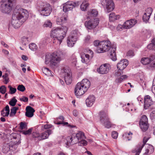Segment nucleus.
I'll return each instance as SVG.
<instances>
[{
    "mask_svg": "<svg viewBox=\"0 0 155 155\" xmlns=\"http://www.w3.org/2000/svg\"><path fill=\"white\" fill-rule=\"evenodd\" d=\"M28 15V12L26 10L15 9L12 16V26L15 29L18 28L25 21Z\"/></svg>",
    "mask_w": 155,
    "mask_h": 155,
    "instance_id": "1",
    "label": "nucleus"
},
{
    "mask_svg": "<svg viewBox=\"0 0 155 155\" xmlns=\"http://www.w3.org/2000/svg\"><path fill=\"white\" fill-rule=\"evenodd\" d=\"M115 47H111V42L109 41H104L101 42L99 47H97L96 50L97 53H102L109 51V57L113 61L117 59L115 51Z\"/></svg>",
    "mask_w": 155,
    "mask_h": 155,
    "instance_id": "2",
    "label": "nucleus"
},
{
    "mask_svg": "<svg viewBox=\"0 0 155 155\" xmlns=\"http://www.w3.org/2000/svg\"><path fill=\"white\" fill-rule=\"evenodd\" d=\"M68 28L66 26H62L61 28L54 27L53 28L51 31L50 36L51 37L54 39L53 41H58L57 43L60 45L62 42L66 35Z\"/></svg>",
    "mask_w": 155,
    "mask_h": 155,
    "instance_id": "3",
    "label": "nucleus"
},
{
    "mask_svg": "<svg viewBox=\"0 0 155 155\" xmlns=\"http://www.w3.org/2000/svg\"><path fill=\"white\" fill-rule=\"evenodd\" d=\"M63 55V52L59 50L54 52L51 54L47 55L45 56V63L48 64L50 61L51 66L57 67L61 60Z\"/></svg>",
    "mask_w": 155,
    "mask_h": 155,
    "instance_id": "4",
    "label": "nucleus"
},
{
    "mask_svg": "<svg viewBox=\"0 0 155 155\" xmlns=\"http://www.w3.org/2000/svg\"><path fill=\"white\" fill-rule=\"evenodd\" d=\"M90 85V82L88 79H83L76 85L74 90L75 94L77 96L83 95L87 91Z\"/></svg>",
    "mask_w": 155,
    "mask_h": 155,
    "instance_id": "5",
    "label": "nucleus"
},
{
    "mask_svg": "<svg viewBox=\"0 0 155 155\" xmlns=\"http://www.w3.org/2000/svg\"><path fill=\"white\" fill-rule=\"evenodd\" d=\"M79 35V32L77 30H74L72 31L71 34L67 38V43L68 47L73 46L77 40Z\"/></svg>",
    "mask_w": 155,
    "mask_h": 155,
    "instance_id": "6",
    "label": "nucleus"
},
{
    "mask_svg": "<svg viewBox=\"0 0 155 155\" xmlns=\"http://www.w3.org/2000/svg\"><path fill=\"white\" fill-rule=\"evenodd\" d=\"M38 10L40 14L45 16H48L51 14L52 8L50 4L43 3L39 6Z\"/></svg>",
    "mask_w": 155,
    "mask_h": 155,
    "instance_id": "7",
    "label": "nucleus"
},
{
    "mask_svg": "<svg viewBox=\"0 0 155 155\" xmlns=\"http://www.w3.org/2000/svg\"><path fill=\"white\" fill-rule=\"evenodd\" d=\"M63 74L65 82L67 84H70L72 81V74L69 68L64 67L61 70Z\"/></svg>",
    "mask_w": 155,
    "mask_h": 155,
    "instance_id": "8",
    "label": "nucleus"
},
{
    "mask_svg": "<svg viewBox=\"0 0 155 155\" xmlns=\"http://www.w3.org/2000/svg\"><path fill=\"white\" fill-rule=\"evenodd\" d=\"M12 1L11 0H8V2L1 5L0 10L3 13H9L12 10Z\"/></svg>",
    "mask_w": 155,
    "mask_h": 155,
    "instance_id": "9",
    "label": "nucleus"
},
{
    "mask_svg": "<svg viewBox=\"0 0 155 155\" xmlns=\"http://www.w3.org/2000/svg\"><path fill=\"white\" fill-rule=\"evenodd\" d=\"M80 4L79 2H74L68 1L63 5V10L65 12L71 10L74 8L78 6Z\"/></svg>",
    "mask_w": 155,
    "mask_h": 155,
    "instance_id": "10",
    "label": "nucleus"
},
{
    "mask_svg": "<svg viewBox=\"0 0 155 155\" xmlns=\"http://www.w3.org/2000/svg\"><path fill=\"white\" fill-rule=\"evenodd\" d=\"M99 23L98 19L95 18L86 21L84 25L88 29H91L95 28L98 25Z\"/></svg>",
    "mask_w": 155,
    "mask_h": 155,
    "instance_id": "11",
    "label": "nucleus"
},
{
    "mask_svg": "<svg viewBox=\"0 0 155 155\" xmlns=\"http://www.w3.org/2000/svg\"><path fill=\"white\" fill-rule=\"evenodd\" d=\"M148 122V119L147 116L145 115H143L140 121V127L143 131H145L148 129L149 127Z\"/></svg>",
    "mask_w": 155,
    "mask_h": 155,
    "instance_id": "12",
    "label": "nucleus"
},
{
    "mask_svg": "<svg viewBox=\"0 0 155 155\" xmlns=\"http://www.w3.org/2000/svg\"><path fill=\"white\" fill-rule=\"evenodd\" d=\"M111 69L110 65L109 64L106 63L101 65L97 71L101 74H105L108 73Z\"/></svg>",
    "mask_w": 155,
    "mask_h": 155,
    "instance_id": "13",
    "label": "nucleus"
},
{
    "mask_svg": "<svg viewBox=\"0 0 155 155\" xmlns=\"http://www.w3.org/2000/svg\"><path fill=\"white\" fill-rule=\"evenodd\" d=\"M88 53L89 54H83L81 56V61L82 62L87 64L90 61V60L91 58L93 56V52L89 50Z\"/></svg>",
    "mask_w": 155,
    "mask_h": 155,
    "instance_id": "14",
    "label": "nucleus"
},
{
    "mask_svg": "<svg viewBox=\"0 0 155 155\" xmlns=\"http://www.w3.org/2000/svg\"><path fill=\"white\" fill-rule=\"evenodd\" d=\"M128 64V61L126 59L120 60L117 64V68L120 71H123Z\"/></svg>",
    "mask_w": 155,
    "mask_h": 155,
    "instance_id": "15",
    "label": "nucleus"
},
{
    "mask_svg": "<svg viewBox=\"0 0 155 155\" xmlns=\"http://www.w3.org/2000/svg\"><path fill=\"white\" fill-rule=\"evenodd\" d=\"M153 104L151 97L149 95L145 96L144 99V108L147 109Z\"/></svg>",
    "mask_w": 155,
    "mask_h": 155,
    "instance_id": "16",
    "label": "nucleus"
},
{
    "mask_svg": "<svg viewBox=\"0 0 155 155\" xmlns=\"http://www.w3.org/2000/svg\"><path fill=\"white\" fill-rule=\"evenodd\" d=\"M99 115L100 120L102 124L109 119L107 114L104 111H100Z\"/></svg>",
    "mask_w": 155,
    "mask_h": 155,
    "instance_id": "17",
    "label": "nucleus"
},
{
    "mask_svg": "<svg viewBox=\"0 0 155 155\" xmlns=\"http://www.w3.org/2000/svg\"><path fill=\"white\" fill-rule=\"evenodd\" d=\"M74 142L76 143H78L80 140H83L86 138L84 133L81 131H78L75 135H74Z\"/></svg>",
    "mask_w": 155,
    "mask_h": 155,
    "instance_id": "18",
    "label": "nucleus"
},
{
    "mask_svg": "<svg viewBox=\"0 0 155 155\" xmlns=\"http://www.w3.org/2000/svg\"><path fill=\"white\" fill-rule=\"evenodd\" d=\"M137 23L135 19H131L127 21L124 23V28L125 29H129L133 27Z\"/></svg>",
    "mask_w": 155,
    "mask_h": 155,
    "instance_id": "19",
    "label": "nucleus"
},
{
    "mask_svg": "<svg viewBox=\"0 0 155 155\" xmlns=\"http://www.w3.org/2000/svg\"><path fill=\"white\" fill-rule=\"evenodd\" d=\"M95 98L93 95H89L86 100V103L87 106L91 107L94 103Z\"/></svg>",
    "mask_w": 155,
    "mask_h": 155,
    "instance_id": "20",
    "label": "nucleus"
},
{
    "mask_svg": "<svg viewBox=\"0 0 155 155\" xmlns=\"http://www.w3.org/2000/svg\"><path fill=\"white\" fill-rule=\"evenodd\" d=\"M26 116L29 117H31L33 116L35 110L32 107L30 106H27L26 108Z\"/></svg>",
    "mask_w": 155,
    "mask_h": 155,
    "instance_id": "21",
    "label": "nucleus"
},
{
    "mask_svg": "<svg viewBox=\"0 0 155 155\" xmlns=\"http://www.w3.org/2000/svg\"><path fill=\"white\" fill-rule=\"evenodd\" d=\"M52 131L49 129L40 134L39 140H44L48 138L49 136L52 133Z\"/></svg>",
    "mask_w": 155,
    "mask_h": 155,
    "instance_id": "22",
    "label": "nucleus"
},
{
    "mask_svg": "<svg viewBox=\"0 0 155 155\" xmlns=\"http://www.w3.org/2000/svg\"><path fill=\"white\" fill-rule=\"evenodd\" d=\"M107 3L106 7L107 11L109 12L114 9V3L112 0H108Z\"/></svg>",
    "mask_w": 155,
    "mask_h": 155,
    "instance_id": "23",
    "label": "nucleus"
},
{
    "mask_svg": "<svg viewBox=\"0 0 155 155\" xmlns=\"http://www.w3.org/2000/svg\"><path fill=\"white\" fill-rule=\"evenodd\" d=\"M67 16L65 14L62 15L61 17L58 18L56 21L58 25H61L64 23L67 20Z\"/></svg>",
    "mask_w": 155,
    "mask_h": 155,
    "instance_id": "24",
    "label": "nucleus"
},
{
    "mask_svg": "<svg viewBox=\"0 0 155 155\" xmlns=\"http://www.w3.org/2000/svg\"><path fill=\"white\" fill-rule=\"evenodd\" d=\"M98 15V12L96 10L92 9L89 11L87 13V18H90L96 16Z\"/></svg>",
    "mask_w": 155,
    "mask_h": 155,
    "instance_id": "25",
    "label": "nucleus"
},
{
    "mask_svg": "<svg viewBox=\"0 0 155 155\" xmlns=\"http://www.w3.org/2000/svg\"><path fill=\"white\" fill-rule=\"evenodd\" d=\"M74 135L73 134L71 136L68 137L66 138L67 143L66 144L68 146L71 145H73L76 143V142H74Z\"/></svg>",
    "mask_w": 155,
    "mask_h": 155,
    "instance_id": "26",
    "label": "nucleus"
},
{
    "mask_svg": "<svg viewBox=\"0 0 155 155\" xmlns=\"http://www.w3.org/2000/svg\"><path fill=\"white\" fill-rule=\"evenodd\" d=\"M119 16L115 15L113 12H111L109 15V19L110 21H113L119 18Z\"/></svg>",
    "mask_w": 155,
    "mask_h": 155,
    "instance_id": "27",
    "label": "nucleus"
},
{
    "mask_svg": "<svg viewBox=\"0 0 155 155\" xmlns=\"http://www.w3.org/2000/svg\"><path fill=\"white\" fill-rule=\"evenodd\" d=\"M89 5L87 1H83L80 6L81 10L82 11H85L86 10Z\"/></svg>",
    "mask_w": 155,
    "mask_h": 155,
    "instance_id": "28",
    "label": "nucleus"
},
{
    "mask_svg": "<svg viewBox=\"0 0 155 155\" xmlns=\"http://www.w3.org/2000/svg\"><path fill=\"white\" fill-rule=\"evenodd\" d=\"M132 135L133 133L130 132L129 133H125L123 135V138L130 140L132 138Z\"/></svg>",
    "mask_w": 155,
    "mask_h": 155,
    "instance_id": "29",
    "label": "nucleus"
},
{
    "mask_svg": "<svg viewBox=\"0 0 155 155\" xmlns=\"http://www.w3.org/2000/svg\"><path fill=\"white\" fill-rule=\"evenodd\" d=\"M149 58L143 57L141 59L140 62L143 65H146L151 62Z\"/></svg>",
    "mask_w": 155,
    "mask_h": 155,
    "instance_id": "30",
    "label": "nucleus"
},
{
    "mask_svg": "<svg viewBox=\"0 0 155 155\" xmlns=\"http://www.w3.org/2000/svg\"><path fill=\"white\" fill-rule=\"evenodd\" d=\"M42 70L43 73L46 75L51 76L52 75L51 70L48 68L44 67L42 68Z\"/></svg>",
    "mask_w": 155,
    "mask_h": 155,
    "instance_id": "31",
    "label": "nucleus"
},
{
    "mask_svg": "<svg viewBox=\"0 0 155 155\" xmlns=\"http://www.w3.org/2000/svg\"><path fill=\"white\" fill-rule=\"evenodd\" d=\"M128 77L126 75H124L121 76L120 78H118L115 80L116 83H120L123 80L126 79Z\"/></svg>",
    "mask_w": 155,
    "mask_h": 155,
    "instance_id": "32",
    "label": "nucleus"
},
{
    "mask_svg": "<svg viewBox=\"0 0 155 155\" xmlns=\"http://www.w3.org/2000/svg\"><path fill=\"white\" fill-rule=\"evenodd\" d=\"M18 109V107H14L12 108L11 109V112L10 116L11 117H13L16 114L17 110Z\"/></svg>",
    "mask_w": 155,
    "mask_h": 155,
    "instance_id": "33",
    "label": "nucleus"
},
{
    "mask_svg": "<svg viewBox=\"0 0 155 155\" xmlns=\"http://www.w3.org/2000/svg\"><path fill=\"white\" fill-rule=\"evenodd\" d=\"M102 124L105 127L108 129L110 128L113 125V124L110 121V119Z\"/></svg>",
    "mask_w": 155,
    "mask_h": 155,
    "instance_id": "34",
    "label": "nucleus"
},
{
    "mask_svg": "<svg viewBox=\"0 0 155 155\" xmlns=\"http://www.w3.org/2000/svg\"><path fill=\"white\" fill-rule=\"evenodd\" d=\"M9 145L8 144H6L3 146L2 151L4 153H6L9 151Z\"/></svg>",
    "mask_w": 155,
    "mask_h": 155,
    "instance_id": "35",
    "label": "nucleus"
},
{
    "mask_svg": "<svg viewBox=\"0 0 155 155\" xmlns=\"http://www.w3.org/2000/svg\"><path fill=\"white\" fill-rule=\"evenodd\" d=\"M8 88H9V91L8 93L9 94H13L16 91V89L15 88L12 87L11 85H9Z\"/></svg>",
    "mask_w": 155,
    "mask_h": 155,
    "instance_id": "36",
    "label": "nucleus"
},
{
    "mask_svg": "<svg viewBox=\"0 0 155 155\" xmlns=\"http://www.w3.org/2000/svg\"><path fill=\"white\" fill-rule=\"evenodd\" d=\"M17 102V100L14 97L9 102V104L10 105L13 107L15 105Z\"/></svg>",
    "mask_w": 155,
    "mask_h": 155,
    "instance_id": "37",
    "label": "nucleus"
},
{
    "mask_svg": "<svg viewBox=\"0 0 155 155\" xmlns=\"http://www.w3.org/2000/svg\"><path fill=\"white\" fill-rule=\"evenodd\" d=\"M152 8H149L145 10L144 13L150 16L152 14Z\"/></svg>",
    "mask_w": 155,
    "mask_h": 155,
    "instance_id": "38",
    "label": "nucleus"
},
{
    "mask_svg": "<svg viewBox=\"0 0 155 155\" xmlns=\"http://www.w3.org/2000/svg\"><path fill=\"white\" fill-rule=\"evenodd\" d=\"M150 17V16L144 13L143 16V21L147 23L149 20Z\"/></svg>",
    "mask_w": 155,
    "mask_h": 155,
    "instance_id": "39",
    "label": "nucleus"
},
{
    "mask_svg": "<svg viewBox=\"0 0 155 155\" xmlns=\"http://www.w3.org/2000/svg\"><path fill=\"white\" fill-rule=\"evenodd\" d=\"M84 139L83 140H80L78 141V144L80 146H86L87 144V142Z\"/></svg>",
    "mask_w": 155,
    "mask_h": 155,
    "instance_id": "40",
    "label": "nucleus"
},
{
    "mask_svg": "<svg viewBox=\"0 0 155 155\" xmlns=\"http://www.w3.org/2000/svg\"><path fill=\"white\" fill-rule=\"evenodd\" d=\"M44 27L51 28L52 23L50 20H48L45 21L43 25Z\"/></svg>",
    "mask_w": 155,
    "mask_h": 155,
    "instance_id": "41",
    "label": "nucleus"
},
{
    "mask_svg": "<svg viewBox=\"0 0 155 155\" xmlns=\"http://www.w3.org/2000/svg\"><path fill=\"white\" fill-rule=\"evenodd\" d=\"M29 48L32 51L35 50L37 48V46L34 43L30 44L29 45Z\"/></svg>",
    "mask_w": 155,
    "mask_h": 155,
    "instance_id": "42",
    "label": "nucleus"
},
{
    "mask_svg": "<svg viewBox=\"0 0 155 155\" xmlns=\"http://www.w3.org/2000/svg\"><path fill=\"white\" fill-rule=\"evenodd\" d=\"M84 42L85 43H90L91 41V36L89 35H87L86 36L84 39Z\"/></svg>",
    "mask_w": 155,
    "mask_h": 155,
    "instance_id": "43",
    "label": "nucleus"
},
{
    "mask_svg": "<svg viewBox=\"0 0 155 155\" xmlns=\"http://www.w3.org/2000/svg\"><path fill=\"white\" fill-rule=\"evenodd\" d=\"M28 38L25 37H23L21 39V42L23 45L25 46L26 44L28 43Z\"/></svg>",
    "mask_w": 155,
    "mask_h": 155,
    "instance_id": "44",
    "label": "nucleus"
},
{
    "mask_svg": "<svg viewBox=\"0 0 155 155\" xmlns=\"http://www.w3.org/2000/svg\"><path fill=\"white\" fill-rule=\"evenodd\" d=\"M6 91V88L5 86H2L0 87V92L3 94H5Z\"/></svg>",
    "mask_w": 155,
    "mask_h": 155,
    "instance_id": "45",
    "label": "nucleus"
},
{
    "mask_svg": "<svg viewBox=\"0 0 155 155\" xmlns=\"http://www.w3.org/2000/svg\"><path fill=\"white\" fill-rule=\"evenodd\" d=\"M17 89L18 90L21 92L24 91L25 90V87L22 84L19 85Z\"/></svg>",
    "mask_w": 155,
    "mask_h": 155,
    "instance_id": "46",
    "label": "nucleus"
},
{
    "mask_svg": "<svg viewBox=\"0 0 155 155\" xmlns=\"http://www.w3.org/2000/svg\"><path fill=\"white\" fill-rule=\"evenodd\" d=\"M52 127V125L51 124H46L45 125L41 126V130H43L44 129H47L50 128Z\"/></svg>",
    "mask_w": 155,
    "mask_h": 155,
    "instance_id": "47",
    "label": "nucleus"
},
{
    "mask_svg": "<svg viewBox=\"0 0 155 155\" xmlns=\"http://www.w3.org/2000/svg\"><path fill=\"white\" fill-rule=\"evenodd\" d=\"M149 139V137H144L143 140V143L140 146L141 147V148H143L145 145V144L146 142Z\"/></svg>",
    "mask_w": 155,
    "mask_h": 155,
    "instance_id": "48",
    "label": "nucleus"
},
{
    "mask_svg": "<svg viewBox=\"0 0 155 155\" xmlns=\"http://www.w3.org/2000/svg\"><path fill=\"white\" fill-rule=\"evenodd\" d=\"M32 131V128H29L28 130L26 131H22V134L25 135H29L31 134Z\"/></svg>",
    "mask_w": 155,
    "mask_h": 155,
    "instance_id": "49",
    "label": "nucleus"
},
{
    "mask_svg": "<svg viewBox=\"0 0 155 155\" xmlns=\"http://www.w3.org/2000/svg\"><path fill=\"white\" fill-rule=\"evenodd\" d=\"M71 60V62L74 65H75L77 62L76 57L74 55L72 56Z\"/></svg>",
    "mask_w": 155,
    "mask_h": 155,
    "instance_id": "50",
    "label": "nucleus"
},
{
    "mask_svg": "<svg viewBox=\"0 0 155 155\" xmlns=\"http://www.w3.org/2000/svg\"><path fill=\"white\" fill-rule=\"evenodd\" d=\"M112 137L114 139H116L117 138L118 134L117 132L116 131H113L111 133V134Z\"/></svg>",
    "mask_w": 155,
    "mask_h": 155,
    "instance_id": "51",
    "label": "nucleus"
},
{
    "mask_svg": "<svg viewBox=\"0 0 155 155\" xmlns=\"http://www.w3.org/2000/svg\"><path fill=\"white\" fill-rule=\"evenodd\" d=\"M9 114L8 112H5L4 110H2L1 111V115L3 117H8Z\"/></svg>",
    "mask_w": 155,
    "mask_h": 155,
    "instance_id": "52",
    "label": "nucleus"
},
{
    "mask_svg": "<svg viewBox=\"0 0 155 155\" xmlns=\"http://www.w3.org/2000/svg\"><path fill=\"white\" fill-rule=\"evenodd\" d=\"M8 74L6 73H5L4 75H3L2 76V77L5 80V84H7L8 82Z\"/></svg>",
    "mask_w": 155,
    "mask_h": 155,
    "instance_id": "53",
    "label": "nucleus"
},
{
    "mask_svg": "<svg viewBox=\"0 0 155 155\" xmlns=\"http://www.w3.org/2000/svg\"><path fill=\"white\" fill-rule=\"evenodd\" d=\"M127 56L131 57L134 55V53L133 51L132 50H130L128 51L127 52Z\"/></svg>",
    "mask_w": 155,
    "mask_h": 155,
    "instance_id": "54",
    "label": "nucleus"
},
{
    "mask_svg": "<svg viewBox=\"0 0 155 155\" xmlns=\"http://www.w3.org/2000/svg\"><path fill=\"white\" fill-rule=\"evenodd\" d=\"M20 129L21 130H23L26 128L27 126L25 123L21 122L20 124Z\"/></svg>",
    "mask_w": 155,
    "mask_h": 155,
    "instance_id": "55",
    "label": "nucleus"
},
{
    "mask_svg": "<svg viewBox=\"0 0 155 155\" xmlns=\"http://www.w3.org/2000/svg\"><path fill=\"white\" fill-rule=\"evenodd\" d=\"M147 48L150 50L154 49H155V46L152 43L149 44L147 46Z\"/></svg>",
    "mask_w": 155,
    "mask_h": 155,
    "instance_id": "56",
    "label": "nucleus"
},
{
    "mask_svg": "<svg viewBox=\"0 0 155 155\" xmlns=\"http://www.w3.org/2000/svg\"><path fill=\"white\" fill-rule=\"evenodd\" d=\"M148 150H149L150 153H152L153 152L154 150L153 147L151 145H149L147 148Z\"/></svg>",
    "mask_w": 155,
    "mask_h": 155,
    "instance_id": "57",
    "label": "nucleus"
},
{
    "mask_svg": "<svg viewBox=\"0 0 155 155\" xmlns=\"http://www.w3.org/2000/svg\"><path fill=\"white\" fill-rule=\"evenodd\" d=\"M108 2V0H101V3L102 5L103 6H105L107 5Z\"/></svg>",
    "mask_w": 155,
    "mask_h": 155,
    "instance_id": "58",
    "label": "nucleus"
},
{
    "mask_svg": "<svg viewBox=\"0 0 155 155\" xmlns=\"http://www.w3.org/2000/svg\"><path fill=\"white\" fill-rule=\"evenodd\" d=\"M20 100L21 101L27 102L28 101V98L25 96H23L22 98L20 99Z\"/></svg>",
    "mask_w": 155,
    "mask_h": 155,
    "instance_id": "59",
    "label": "nucleus"
},
{
    "mask_svg": "<svg viewBox=\"0 0 155 155\" xmlns=\"http://www.w3.org/2000/svg\"><path fill=\"white\" fill-rule=\"evenodd\" d=\"M33 137L34 138H36L39 140V137L40 136V134L37 133H34L33 134Z\"/></svg>",
    "mask_w": 155,
    "mask_h": 155,
    "instance_id": "60",
    "label": "nucleus"
},
{
    "mask_svg": "<svg viewBox=\"0 0 155 155\" xmlns=\"http://www.w3.org/2000/svg\"><path fill=\"white\" fill-rule=\"evenodd\" d=\"M100 43L101 42H100L98 40H95L94 42V45L95 46L99 47Z\"/></svg>",
    "mask_w": 155,
    "mask_h": 155,
    "instance_id": "61",
    "label": "nucleus"
},
{
    "mask_svg": "<svg viewBox=\"0 0 155 155\" xmlns=\"http://www.w3.org/2000/svg\"><path fill=\"white\" fill-rule=\"evenodd\" d=\"M122 73V71L118 70L117 71H115V74L116 76H120Z\"/></svg>",
    "mask_w": 155,
    "mask_h": 155,
    "instance_id": "62",
    "label": "nucleus"
},
{
    "mask_svg": "<svg viewBox=\"0 0 155 155\" xmlns=\"http://www.w3.org/2000/svg\"><path fill=\"white\" fill-rule=\"evenodd\" d=\"M122 28H124V24L123 25H118L117 27V29L118 30L121 31Z\"/></svg>",
    "mask_w": 155,
    "mask_h": 155,
    "instance_id": "63",
    "label": "nucleus"
},
{
    "mask_svg": "<svg viewBox=\"0 0 155 155\" xmlns=\"http://www.w3.org/2000/svg\"><path fill=\"white\" fill-rule=\"evenodd\" d=\"M143 148H141V147H140L137 149V151L136 153V155H139V153L141 152L142 149Z\"/></svg>",
    "mask_w": 155,
    "mask_h": 155,
    "instance_id": "64",
    "label": "nucleus"
}]
</instances>
